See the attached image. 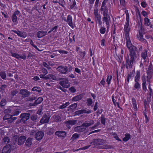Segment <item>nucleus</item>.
I'll use <instances>...</instances> for the list:
<instances>
[{
  "label": "nucleus",
  "instance_id": "f257e3e1",
  "mask_svg": "<svg viewBox=\"0 0 153 153\" xmlns=\"http://www.w3.org/2000/svg\"><path fill=\"white\" fill-rule=\"evenodd\" d=\"M129 16L128 14H126V22L124 27V31L125 33V39L126 45L129 50V56H128L126 59V67L127 69L131 68L133 64L135 62V59L137 57L135 51L136 47L132 45L129 37V31L130 27L129 26Z\"/></svg>",
  "mask_w": 153,
  "mask_h": 153
},
{
  "label": "nucleus",
  "instance_id": "f03ea898",
  "mask_svg": "<svg viewBox=\"0 0 153 153\" xmlns=\"http://www.w3.org/2000/svg\"><path fill=\"white\" fill-rule=\"evenodd\" d=\"M102 21L103 24L105 23L107 28H108L110 25L111 21L109 15L103 16L102 18Z\"/></svg>",
  "mask_w": 153,
  "mask_h": 153
},
{
  "label": "nucleus",
  "instance_id": "7ed1b4c3",
  "mask_svg": "<svg viewBox=\"0 0 153 153\" xmlns=\"http://www.w3.org/2000/svg\"><path fill=\"white\" fill-rule=\"evenodd\" d=\"M98 10H94V14L95 16V20L96 22L99 25H100L102 24V22L101 20V17L99 14L98 13Z\"/></svg>",
  "mask_w": 153,
  "mask_h": 153
},
{
  "label": "nucleus",
  "instance_id": "20e7f679",
  "mask_svg": "<svg viewBox=\"0 0 153 153\" xmlns=\"http://www.w3.org/2000/svg\"><path fill=\"white\" fill-rule=\"evenodd\" d=\"M62 80V81L59 82V84L63 87L68 88L70 86L69 80L68 78H63L60 79V80Z\"/></svg>",
  "mask_w": 153,
  "mask_h": 153
},
{
  "label": "nucleus",
  "instance_id": "39448f33",
  "mask_svg": "<svg viewBox=\"0 0 153 153\" xmlns=\"http://www.w3.org/2000/svg\"><path fill=\"white\" fill-rule=\"evenodd\" d=\"M111 98L114 105H116V103L117 106L119 108V103L121 102V99L119 96L118 95H116L115 97H114V95H112Z\"/></svg>",
  "mask_w": 153,
  "mask_h": 153
},
{
  "label": "nucleus",
  "instance_id": "423d86ee",
  "mask_svg": "<svg viewBox=\"0 0 153 153\" xmlns=\"http://www.w3.org/2000/svg\"><path fill=\"white\" fill-rule=\"evenodd\" d=\"M147 79H150L152 78L153 74V68L151 64L149 66L148 70H147Z\"/></svg>",
  "mask_w": 153,
  "mask_h": 153
},
{
  "label": "nucleus",
  "instance_id": "0eeeda50",
  "mask_svg": "<svg viewBox=\"0 0 153 153\" xmlns=\"http://www.w3.org/2000/svg\"><path fill=\"white\" fill-rule=\"evenodd\" d=\"M61 74H66L68 71V67L66 66H59L56 69Z\"/></svg>",
  "mask_w": 153,
  "mask_h": 153
},
{
  "label": "nucleus",
  "instance_id": "6e6552de",
  "mask_svg": "<svg viewBox=\"0 0 153 153\" xmlns=\"http://www.w3.org/2000/svg\"><path fill=\"white\" fill-rule=\"evenodd\" d=\"M19 94L22 95V97L25 98L28 97L30 93L26 89H22L20 91Z\"/></svg>",
  "mask_w": 153,
  "mask_h": 153
},
{
  "label": "nucleus",
  "instance_id": "1a4fd4ad",
  "mask_svg": "<svg viewBox=\"0 0 153 153\" xmlns=\"http://www.w3.org/2000/svg\"><path fill=\"white\" fill-rule=\"evenodd\" d=\"M144 24L146 26L149 27L151 28H153V22H150V20L148 18L145 17L144 19Z\"/></svg>",
  "mask_w": 153,
  "mask_h": 153
},
{
  "label": "nucleus",
  "instance_id": "9d476101",
  "mask_svg": "<svg viewBox=\"0 0 153 153\" xmlns=\"http://www.w3.org/2000/svg\"><path fill=\"white\" fill-rule=\"evenodd\" d=\"M77 123V120H69L66 121L65 122V123L66 124V126L68 128L70 129L71 128V126H72Z\"/></svg>",
  "mask_w": 153,
  "mask_h": 153
},
{
  "label": "nucleus",
  "instance_id": "9b49d317",
  "mask_svg": "<svg viewBox=\"0 0 153 153\" xmlns=\"http://www.w3.org/2000/svg\"><path fill=\"white\" fill-rule=\"evenodd\" d=\"M12 150V147L10 145H7L4 147L2 153H10Z\"/></svg>",
  "mask_w": 153,
  "mask_h": 153
},
{
  "label": "nucleus",
  "instance_id": "f8f14e48",
  "mask_svg": "<svg viewBox=\"0 0 153 153\" xmlns=\"http://www.w3.org/2000/svg\"><path fill=\"white\" fill-rule=\"evenodd\" d=\"M86 127L83 125V124L82 126H77L74 128V130L75 131L81 132L84 131L86 129Z\"/></svg>",
  "mask_w": 153,
  "mask_h": 153
},
{
  "label": "nucleus",
  "instance_id": "ddd939ff",
  "mask_svg": "<svg viewBox=\"0 0 153 153\" xmlns=\"http://www.w3.org/2000/svg\"><path fill=\"white\" fill-rule=\"evenodd\" d=\"M141 79L142 81V88L143 90L145 91L147 90L146 84V78L145 75H143L142 76Z\"/></svg>",
  "mask_w": 153,
  "mask_h": 153
},
{
  "label": "nucleus",
  "instance_id": "4468645a",
  "mask_svg": "<svg viewBox=\"0 0 153 153\" xmlns=\"http://www.w3.org/2000/svg\"><path fill=\"white\" fill-rule=\"evenodd\" d=\"M91 112V110H88L87 111L85 109H82L78 110L76 111L75 112V115H79L80 114L86 113V114H90Z\"/></svg>",
  "mask_w": 153,
  "mask_h": 153
},
{
  "label": "nucleus",
  "instance_id": "2eb2a0df",
  "mask_svg": "<svg viewBox=\"0 0 153 153\" xmlns=\"http://www.w3.org/2000/svg\"><path fill=\"white\" fill-rule=\"evenodd\" d=\"M30 117V114L29 113H23L21 114L20 117L21 120L24 121H25L29 119Z\"/></svg>",
  "mask_w": 153,
  "mask_h": 153
},
{
  "label": "nucleus",
  "instance_id": "dca6fc26",
  "mask_svg": "<svg viewBox=\"0 0 153 153\" xmlns=\"http://www.w3.org/2000/svg\"><path fill=\"white\" fill-rule=\"evenodd\" d=\"M141 59H143L144 60L143 62L145 63L147 61L148 58L147 51L146 50L143 51L141 53Z\"/></svg>",
  "mask_w": 153,
  "mask_h": 153
},
{
  "label": "nucleus",
  "instance_id": "f3484780",
  "mask_svg": "<svg viewBox=\"0 0 153 153\" xmlns=\"http://www.w3.org/2000/svg\"><path fill=\"white\" fill-rule=\"evenodd\" d=\"M44 135V134L43 132L39 131L36 133L35 137L37 140H40L42 138Z\"/></svg>",
  "mask_w": 153,
  "mask_h": 153
},
{
  "label": "nucleus",
  "instance_id": "a211bd4d",
  "mask_svg": "<svg viewBox=\"0 0 153 153\" xmlns=\"http://www.w3.org/2000/svg\"><path fill=\"white\" fill-rule=\"evenodd\" d=\"M49 118L47 115L45 114L43 116L40 120V122L42 124L47 123L48 122Z\"/></svg>",
  "mask_w": 153,
  "mask_h": 153
},
{
  "label": "nucleus",
  "instance_id": "6ab92c4d",
  "mask_svg": "<svg viewBox=\"0 0 153 153\" xmlns=\"http://www.w3.org/2000/svg\"><path fill=\"white\" fill-rule=\"evenodd\" d=\"M131 100L134 110L135 111L137 112L138 110V107L136 101L134 97L132 98Z\"/></svg>",
  "mask_w": 153,
  "mask_h": 153
},
{
  "label": "nucleus",
  "instance_id": "aec40b11",
  "mask_svg": "<svg viewBox=\"0 0 153 153\" xmlns=\"http://www.w3.org/2000/svg\"><path fill=\"white\" fill-rule=\"evenodd\" d=\"M144 32L143 30H142V28H141V30H139V34L137 36L138 39L141 41H144L145 39L143 38V35L142 33Z\"/></svg>",
  "mask_w": 153,
  "mask_h": 153
},
{
  "label": "nucleus",
  "instance_id": "412c9836",
  "mask_svg": "<svg viewBox=\"0 0 153 153\" xmlns=\"http://www.w3.org/2000/svg\"><path fill=\"white\" fill-rule=\"evenodd\" d=\"M94 142L97 145H100L105 143L106 141L102 139H95L94 140Z\"/></svg>",
  "mask_w": 153,
  "mask_h": 153
},
{
  "label": "nucleus",
  "instance_id": "4be33fe9",
  "mask_svg": "<svg viewBox=\"0 0 153 153\" xmlns=\"http://www.w3.org/2000/svg\"><path fill=\"white\" fill-rule=\"evenodd\" d=\"M47 31L43 30L39 31L37 33V36L39 38H41L45 36L47 34Z\"/></svg>",
  "mask_w": 153,
  "mask_h": 153
},
{
  "label": "nucleus",
  "instance_id": "5701e85b",
  "mask_svg": "<svg viewBox=\"0 0 153 153\" xmlns=\"http://www.w3.org/2000/svg\"><path fill=\"white\" fill-rule=\"evenodd\" d=\"M55 134L59 137H65L66 134L65 131H57L55 133Z\"/></svg>",
  "mask_w": 153,
  "mask_h": 153
},
{
  "label": "nucleus",
  "instance_id": "b1692460",
  "mask_svg": "<svg viewBox=\"0 0 153 153\" xmlns=\"http://www.w3.org/2000/svg\"><path fill=\"white\" fill-rule=\"evenodd\" d=\"M26 140V137L24 136H21L18 139V144L19 145L23 144Z\"/></svg>",
  "mask_w": 153,
  "mask_h": 153
},
{
  "label": "nucleus",
  "instance_id": "393cba45",
  "mask_svg": "<svg viewBox=\"0 0 153 153\" xmlns=\"http://www.w3.org/2000/svg\"><path fill=\"white\" fill-rule=\"evenodd\" d=\"M67 22L69 26L71 27L73 26L72 19V17L70 15H68V16Z\"/></svg>",
  "mask_w": 153,
  "mask_h": 153
},
{
  "label": "nucleus",
  "instance_id": "a878e982",
  "mask_svg": "<svg viewBox=\"0 0 153 153\" xmlns=\"http://www.w3.org/2000/svg\"><path fill=\"white\" fill-rule=\"evenodd\" d=\"M82 98V95H79L74 97L72 99V101H76L81 100Z\"/></svg>",
  "mask_w": 153,
  "mask_h": 153
},
{
  "label": "nucleus",
  "instance_id": "bb28decb",
  "mask_svg": "<svg viewBox=\"0 0 153 153\" xmlns=\"http://www.w3.org/2000/svg\"><path fill=\"white\" fill-rule=\"evenodd\" d=\"M101 10L102 12L103 16L109 15L108 14V10L107 7L105 8H101Z\"/></svg>",
  "mask_w": 153,
  "mask_h": 153
},
{
  "label": "nucleus",
  "instance_id": "cd10ccee",
  "mask_svg": "<svg viewBox=\"0 0 153 153\" xmlns=\"http://www.w3.org/2000/svg\"><path fill=\"white\" fill-rule=\"evenodd\" d=\"M17 35L19 36L24 38H25L27 36V34L25 32H22L20 31H19L18 33H17Z\"/></svg>",
  "mask_w": 153,
  "mask_h": 153
},
{
  "label": "nucleus",
  "instance_id": "c85d7f7f",
  "mask_svg": "<svg viewBox=\"0 0 153 153\" xmlns=\"http://www.w3.org/2000/svg\"><path fill=\"white\" fill-rule=\"evenodd\" d=\"M94 122L93 120H91L87 122L83 123V125L86 127H88L94 124Z\"/></svg>",
  "mask_w": 153,
  "mask_h": 153
},
{
  "label": "nucleus",
  "instance_id": "c756f323",
  "mask_svg": "<svg viewBox=\"0 0 153 153\" xmlns=\"http://www.w3.org/2000/svg\"><path fill=\"white\" fill-rule=\"evenodd\" d=\"M53 3H58L62 7H64L63 4L65 3V1H64V0H58V1L53 0Z\"/></svg>",
  "mask_w": 153,
  "mask_h": 153
},
{
  "label": "nucleus",
  "instance_id": "7c9ffc66",
  "mask_svg": "<svg viewBox=\"0 0 153 153\" xmlns=\"http://www.w3.org/2000/svg\"><path fill=\"white\" fill-rule=\"evenodd\" d=\"M140 71H137L136 72V75L134 78L135 82H138L140 79Z\"/></svg>",
  "mask_w": 153,
  "mask_h": 153
},
{
  "label": "nucleus",
  "instance_id": "2f4dec72",
  "mask_svg": "<svg viewBox=\"0 0 153 153\" xmlns=\"http://www.w3.org/2000/svg\"><path fill=\"white\" fill-rule=\"evenodd\" d=\"M125 137L123 138V141L126 142L130 138L131 135L129 134L126 133L125 134Z\"/></svg>",
  "mask_w": 153,
  "mask_h": 153
},
{
  "label": "nucleus",
  "instance_id": "473e14b6",
  "mask_svg": "<svg viewBox=\"0 0 153 153\" xmlns=\"http://www.w3.org/2000/svg\"><path fill=\"white\" fill-rule=\"evenodd\" d=\"M32 143V139L31 138H28L26 140L25 143V145L26 146L29 147Z\"/></svg>",
  "mask_w": 153,
  "mask_h": 153
},
{
  "label": "nucleus",
  "instance_id": "72a5a7b5",
  "mask_svg": "<svg viewBox=\"0 0 153 153\" xmlns=\"http://www.w3.org/2000/svg\"><path fill=\"white\" fill-rule=\"evenodd\" d=\"M43 100V98L42 97H39L38 99L35 101L33 105H37L40 103L42 102Z\"/></svg>",
  "mask_w": 153,
  "mask_h": 153
},
{
  "label": "nucleus",
  "instance_id": "f704fd0d",
  "mask_svg": "<svg viewBox=\"0 0 153 153\" xmlns=\"http://www.w3.org/2000/svg\"><path fill=\"white\" fill-rule=\"evenodd\" d=\"M54 121L56 122H59L61 121V118L59 115H54L53 116Z\"/></svg>",
  "mask_w": 153,
  "mask_h": 153
},
{
  "label": "nucleus",
  "instance_id": "c9c22d12",
  "mask_svg": "<svg viewBox=\"0 0 153 153\" xmlns=\"http://www.w3.org/2000/svg\"><path fill=\"white\" fill-rule=\"evenodd\" d=\"M79 137V134L77 133H75L73 134L71 137V139L72 141H74L75 140L78 138Z\"/></svg>",
  "mask_w": 153,
  "mask_h": 153
},
{
  "label": "nucleus",
  "instance_id": "e433bc0d",
  "mask_svg": "<svg viewBox=\"0 0 153 153\" xmlns=\"http://www.w3.org/2000/svg\"><path fill=\"white\" fill-rule=\"evenodd\" d=\"M12 19L13 22L14 23L15 25L18 23L17 18V16H14L13 15L12 17Z\"/></svg>",
  "mask_w": 153,
  "mask_h": 153
},
{
  "label": "nucleus",
  "instance_id": "4c0bfd02",
  "mask_svg": "<svg viewBox=\"0 0 153 153\" xmlns=\"http://www.w3.org/2000/svg\"><path fill=\"white\" fill-rule=\"evenodd\" d=\"M32 91H36L39 93H40L41 91V88L39 87H35L32 88Z\"/></svg>",
  "mask_w": 153,
  "mask_h": 153
},
{
  "label": "nucleus",
  "instance_id": "58836bf2",
  "mask_svg": "<svg viewBox=\"0 0 153 153\" xmlns=\"http://www.w3.org/2000/svg\"><path fill=\"white\" fill-rule=\"evenodd\" d=\"M48 77L49 78L48 79H51L53 80H56L57 79L56 76L52 74H49L48 75Z\"/></svg>",
  "mask_w": 153,
  "mask_h": 153
},
{
  "label": "nucleus",
  "instance_id": "ea45409f",
  "mask_svg": "<svg viewBox=\"0 0 153 153\" xmlns=\"http://www.w3.org/2000/svg\"><path fill=\"white\" fill-rule=\"evenodd\" d=\"M0 76L3 79H5L6 77V75L5 72L4 71L0 72Z\"/></svg>",
  "mask_w": 153,
  "mask_h": 153
},
{
  "label": "nucleus",
  "instance_id": "a19ab883",
  "mask_svg": "<svg viewBox=\"0 0 153 153\" xmlns=\"http://www.w3.org/2000/svg\"><path fill=\"white\" fill-rule=\"evenodd\" d=\"M112 78V76L111 75H108L107 76V79L106 80V82H107L108 84L109 85L111 81Z\"/></svg>",
  "mask_w": 153,
  "mask_h": 153
},
{
  "label": "nucleus",
  "instance_id": "79ce46f5",
  "mask_svg": "<svg viewBox=\"0 0 153 153\" xmlns=\"http://www.w3.org/2000/svg\"><path fill=\"white\" fill-rule=\"evenodd\" d=\"M145 109L143 111V113L145 116V118H146V122L147 123L148 121V119L147 115H146V105H145Z\"/></svg>",
  "mask_w": 153,
  "mask_h": 153
},
{
  "label": "nucleus",
  "instance_id": "37998d69",
  "mask_svg": "<svg viewBox=\"0 0 153 153\" xmlns=\"http://www.w3.org/2000/svg\"><path fill=\"white\" fill-rule=\"evenodd\" d=\"M135 83L134 85V87L137 90H138L140 88V85L138 82H135Z\"/></svg>",
  "mask_w": 153,
  "mask_h": 153
},
{
  "label": "nucleus",
  "instance_id": "c03bdc74",
  "mask_svg": "<svg viewBox=\"0 0 153 153\" xmlns=\"http://www.w3.org/2000/svg\"><path fill=\"white\" fill-rule=\"evenodd\" d=\"M9 142L10 139L7 137H4L3 140V142L4 143V144L8 143Z\"/></svg>",
  "mask_w": 153,
  "mask_h": 153
},
{
  "label": "nucleus",
  "instance_id": "a18cd8bd",
  "mask_svg": "<svg viewBox=\"0 0 153 153\" xmlns=\"http://www.w3.org/2000/svg\"><path fill=\"white\" fill-rule=\"evenodd\" d=\"M69 104V102H66L65 103L63 104L62 105L60 106L59 108L60 109L64 108Z\"/></svg>",
  "mask_w": 153,
  "mask_h": 153
},
{
  "label": "nucleus",
  "instance_id": "49530a36",
  "mask_svg": "<svg viewBox=\"0 0 153 153\" xmlns=\"http://www.w3.org/2000/svg\"><path fill=\"white\" fill-rule=\"evenodd\" d=\"M79 54L80 56V57L83 59L85 55V51L82 52L80 51L79 53Z\"/></svg>",
  "mask_w": 153,
  "mask_h": 153
},
{
  "label": "nucleus",
  "instance_id": "de8ad7c7",
  "mask_svg": "<svg viewBox=\"0 0 153 153\" xmlns=\"http://www.w3.org/2000/svg\"><path fill=\"white\" fill-rule=\"evenodd\" d=\"M46 75L45 74H41L39 75L40 77L41 78L44 79H48L49 78L48 77V75L45 76Z\"/></svg>",
  "mask_w": 153,
  "mask_h": 153
},
{
  "label": "nucleus",
  "instance_id": "09e8293b",
  "mask_svg": "<svg viewBox=\"0 0 153 153\" xmlns=\"http://www.w3.org/2000/svg\"><path fill=\"white\" fill-rule=\"evenodd\" d=\"M101 123L103 125H105V118L104 116L102 115L101 116Z\"/></svg>",
  "mask_w": 153,
  "mask_h": 153
},
{
  "label": "nucleus",
  "instance_id": "8fccbe9b",
  "mask_svg": "<svg viewBox=\"0 0 153 153\" xmlns=\"http://www.w3.org/2000/svg\"><path fill=\"white\" fill-rule=\"evenodd\" d=\"M112 135L113 136V137L114 138H115L116 140H117L119 141H121V140L119 138L117 134H116L113 133Z\"/></svg>",
  "mask_w": 153,
  "mask_h": 153
},
{
  "label": "nucleus",
  "instance_id": "3c124183",
  "mask_svg": "<svg viewBox=\"0 0 153 153\" xmlns=\"http://www.w3.org/2000/svg\"><path fill=\"white\" fill-rule=\"evenodd\" d=\"M6 99H3L0 102V104L1 106H4L6 104Z\"/></svg>",
  "mask_w": 153,
  "mask_h": 153
},
{
  "label": "nucleus",
  "instance_id": "603ef678",
  "mask_svg": "<svg viewBox=\"0 0 153 153\" xmlns=\"http://www.w3.org/2000/svg\"><path fill=\"white\" fill-rule=\"evenodd\" d=\"M108 1V0H104L103 1L102 3L101 8H105L107 7L106 6V4Z\"/></svg>",
  "mask_w": 153,
  "mask_h": 153
},
{
  "label": "nucleus",
  "instance_id": "864d4df0",
  "mask_svg": "<svg viewBox=\"0 0 153 153\" xmlns=\"http://www.w3.org/2000/svg\"><path fill=\"white\" fill-rule=\"evenodd\" d=\"M30 44L32 45L34 48H35V49H36V50H38L39 51H40L39 49L34 44L33 42V41L31 40L30 39Z\"/></svg>",
  "mask_w": 153,
  "mask_h": 153
},
{
  "label": "nucleus",
  "instance_id": "5fc2aeb1",
  "mask_svg": "<svg viewBox=\"0 0 153 153\" xmlns=\"http://www.w3.org/2000/svg\"><path fill=\"white\" fill-rule=\"evenodd\" d=\"M11 56L13 57H15L17 59H19V54H17L15 53L11 52Z\"/></svg>",
  "mask_w": 153,
  "mask_h": 153
},
{
  "label": "nucleus",
  "instance_id": "6e6d98bb",
  "mask_svg": "<svg viewBox=\"0 0 153 153\" xmlns=\"http://www.w3.org/2000/svg\"><path fill=\"white\" fill-rule=\"evenodd\" d=\"M135 73V71H134L133 70L132 72H131L130 73V74H128V75L127 78H129V79H130L131 77L132 76H134V75Z\"/></svg>",
  "mask_w": 153,
  "mask_h": 153
},
{
  "label": "nucleus",
  "instance_id": "4d7b16f0",
  "mask_svg": "<svg viewBox=\"0 0 153 153\" xmlns=\"http://www.w3.org/2000/svg\"><path fill=\"white\" fill-rule=\"evenodd\" d=\"M43 65L45 67L47 68L48 70L51 69V67L45 62H43Z\"/></svg>",
  "mask_w": 153,
  "mask_h": 153
},
{
  "label": "nucleus",
  "instance_id": "13d9d810",
  "mask_svg": "<svg viewBox=\"0 0 153 153\" xmlns=\"http://www.w3.org/2000/svg\"><path fill=\"white\" fill-rule=\"evenodd\" d=\"M26 56L24 54H23L22 55L21 54H19V59L20 58L24 60H25L26 59Z\"/></svg>",
  "mask_w": 153,
  "mask_h": 153
},
{
  "label": "nucleus",
  "instance_id": "bf43d9fd",
  "mask_svg": "<svg viewBox=\"0 0 153 153\" xmlns=\"http://www.w3.org/2000/svg\"><path fill=\"white\" fill-rule=\"evenodd\" d=\"M87 105L89 106L91 105L92 104V100L90 98H88L87 99Z\"/></svg>",
  "mask_w": 153,
  "mask_h": 153
},
{
  "label": "nucleus",
  "instance_id": "052dcab7",
  "mask_svg": "<svg viewBox=\"0 0 153 153\" xmlns=\"http://www.w3.org/2000/svg\"><path fill=\"white\" fill-rule=\"evenodd\" d=\"M58 51L61 54H66L68 53L67 51L62 50H59Z\"/></svg>",
  "mask_w": 153,
  "mask_h": 153
},
{
  "label": "nucleus",
  "instance_id": "680f3d73",
  "mask_svg": "<svg viewBox=\"0 0 153 153\" xmlns=\"http://www.w3.org/2000/svg\"><path fill=\"white\" fill-rule=\"evenodd\" d=\"M20 112V111H13L12 113V114L11 115V116H16L18 115L19 113Z\"/></svg>",
  "mask_w": 153,
  "mask_h": 153
},
{
  "label": "nucleus",
  "instance_id": "e2e57ef3",
  "mask_svg": "<svg viewBox=\"0 0 153 153\" xmlns=\"http://www.w3.org/2000/svg\"><path fill=\"white\" fill-rule=\"evenodd\" d=\"M100 33L102 34H103L105 33V28L104 27H102L100 30Z\"/></svg>",
  "mask_w": 153,
  "mask_h": 153
},
{
  "label": "nucleus",
  "instance_id": "0e129e2a",
  "mask_svg": "<svg viewBox=\"0 0 153 153\" xmlns=\"http://www.w3.org/2000/svg\"><path fill=\"white\" fill-rule=\"evenodd\" d=\"M31 119L32 120L36 121L37 119V117L36 115H33L31 116Z\"/></svg>",
  "mask_w": 153,
  "mask_h": 153
},
{
  "label": "nucleus",
  "instance_id": "69168bd1",
  "mask_svg": "<svg viewBox=\"0 0 153 153\" xmlns=\"http://www.w3.org/2000/svg\"><path fill=\"white\" fill-rule=\"evenodd\" d=\"M20 14V12L18 10H16L14 13L13 15L16 16H17V17L19 16Z\"/></svg>",
  "mask_w": 153,
  "mask_h": 153
},
{
  "label": "nucleus",
  "instance_id": "338daca9",
  "mask_svg": "<svg viewBox=\"0 0 153 153\" xmlns=\"http://www.w3.org/2000/svg\"><path fill=\"white\" fill-rule=\"evenodd\" d=\"M147 4L145 1H143L141 3V5L142 7L143 8H145L147 5Z\"/></svg>",
  "mask_w": 153,
  "mask_h": 153
},
{
  "label": "nucleus",
  "instance_id": "774afa93",
  "mask_svg": "<svg viewBox=\"0 0 153 153\" xmlns=\"http://www.w3.org/2000/svg\"><path fill=\"white\" fill-rule=\"evenodd\" d=\"M69 90L72 93H74L76 91V90L75 88L73 86L71 87V88H70Z\"/></svg>",
  "mask_w": 153,
  "mask_h": 153
}]
</instances>
